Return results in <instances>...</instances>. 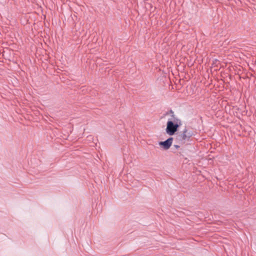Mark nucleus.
I'll use <instances>...</instances> for the list:
<instances>
[{
  "label": "nucleus",
  "mask_w": 256,
  "mask_h": 256,
  "mask_svg": "<svg viewBox=\"0 0 256 256\" xmlns=\"http://www.w3.org/2000/svg\"><path fill=\"white\" fill-rule=\"evenodd\" d=\"M180 124L181 122L178 118L168 120L166 128V133L170 136L174 135Z\"/></svg>",
  "instance_id": "nucleus-1"
},
{
  "label": "nucleus",
  "mask_w": 256,
  "mask_h": 256,
  "mask_svg": "<svg viewBox=\"0 0 256 256\" xmlns=\"http://www.w3.org/2000/svg\"><path fill=\"white\" fill-rule=\"evenodd\" d=\"M174 146L176 148H178L180 146H179L178 145H174Z\"/></svg>",
  "instance_id": "nucleus-4"
},
{
  "label": "nucleus",
  "mask_w": 256,
  "mask_h": 256,
  "mask_svg": "<svg viewBox=\"0 0 256 256\" xmlns=\"http://www.w3.org/2000/svg\"><path fill=\"white\" fill-rule=\"evenodd\" d=\"M173 141L172 138H170L164 142H159V145L162 146L164 150H167L171 146Z\"/></svg>",
  "instance_id": "nucleus-2"
},
{
  "label": "nucleus",
  "mask_w": 256,
  "mask_h": 256,
  "mask_svg": "<svg viewBox=\"0 0 256 256\" xmlns=\"http://www.w3.org/2000/svg\"><path fill=\"white\" fill-rule=\"evenodd\" d=\"M190 138V136L187 135V130L185 129L182 133L178 136V138L180 140H184Z\"/></svg>",
  "instance_id": "nucleus-3"
}]
</instances>
